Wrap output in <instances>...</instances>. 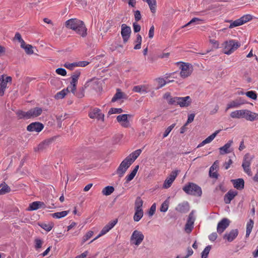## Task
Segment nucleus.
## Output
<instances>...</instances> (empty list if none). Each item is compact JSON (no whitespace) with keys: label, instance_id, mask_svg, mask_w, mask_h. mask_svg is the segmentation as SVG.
Segmentation results:
<instances>
[{"label":"nucleus","instance_id":"1","mask_svg":"<svg viewBox=\"0 0 258 258\" xmlns=\"http://www.w3.org/2000/svg\"><path fill=\"white\" fill-rule=\"evenodd\" d=\"M65 26L69 29L75 31L83 37L87 35V29L84 22L79 19H70L65 22Z\"/></svg>","mask_w":258,"mask_h":258},{"label":"nucleus","instance_id":"2","mask_svg":"<svg viewBox=\"0 0 258 258\" xmlns=\"http://www.w3.org/2000/svg\"><path fill=\"white\" fill-rule=\"evenodd\" d=\"M183 190L188 195L201 197L202 194L201 188L197 184L189 182L182 188Z\"/></svg>","mask_w":258,"mask_h":258},{"label":"nucleus","instance_id":"3","mask_svg":"<svg viewBox=\"0 0 258 258\" xmlns=\"http://www.w3.org/2000/svg\"><path fill=\"white\" fill-rule=\"evenodd\" d=\"M240 46V44L235 40H229L224 43L223 53L229 55Z\"/></svg>","mask_w":258,"mask_h":258},{"label":"nucleus","instance_id":"4","mask_svg":"<svg viewBox=\"0 0 258 258\" xmlns=\"http://www.w3.org/2000/svg\"><path fill=\"white\" fill-rule=\"evenodd\" d=\"M252 19V16L249 14H247L243 16L239 19H237L235 21L226 20V22L230 23L229 26V28L232 29L234 27L241 26L244 24V23L250 21Z\"/></svg>","mask_w":258,"mask_h":258},{"label":"nucleus","instance_id":"5","mask_svg":"<svg viewBox=\"0 0 258 258\" xmlns=\"http://www.w3.org/2000/svg\"><path fill=\"white\" fill-rule=\"evenodd\" d=\"M85 84L87 88L89 87L96 91H100L102 89L101 83L97 78L90 79Z\"/></svg>","mask_w":258,"mask_h":258},{"label":"nucleus","instance_id":"6","mask_svg":"<svg viewBox=\"0 0 258 258\" xmlns=\"http://www.w3.org/2000/svg\"><path fill=\"white\" fill-rule=\"evenodd\" d=\"M132 164L125 159H124L116 169V173L118 175L119 177H122L125 173L127 169Z\"/></svg>","mask_w":258,"mask_h":258},{"label":"nucleus","instance_id":"7","mask_svg":"<svg viewBox=\"0 0 258 258\" xmlns=\"http://www.w3.org/2000/svg\"><path fill=\"white\" fill-rule=\"evenodd\" d=\"M144 236L141 231L135 230L131 237V241L136 245H140L143 241Z\"/></svg>","mask_w":258,"mask_h":258},{"label":"nucleus","instance_id":"8","mask_svg":"<svg viewBox=\"0 0 258 258\" xmlns=\"http://www.w3.org/2000/svg\"><path fill=\"white\" fill-rule=\"evenodd\" d=\"M254 156H250L249 153H246L243 157L242 166L244 169V171L248 174H249L251 172L249 166Z\"/></svg>","mask_w":258,"mask_h":258},{"label":"nucleus","instance_id":"9","mask_svg":"<svg viewBox=\"0 0 258 258\" xmlns=\"http://www.w3.org/2000/svg\"><path fill=\"white\" fill-rule=\"evenodd\" d=\"M131 27L125 24H122L121 26V35L124 43H125L128 41L131 36Z\"/></svg>","mask_w":258,"mask_h":258},{"label":"nucleus","instance_id":"10","mask_svg":"<svg viewBox=\"0 0 258 258\" xmlns=\"http://www.w3.org/2000/svg\"><path fill=\"white\" fill-rule=\"evenodd\" d=\"M117 222V219H115L113 221H110L107 225H106L101 230L99 234L96 236L95 238H94L92 240H91L90 243L92 242L93 241L96 240L99 237L105 234L107 232H108L110 229H111L116 224Z\"/></svg>","mask_w":258,"mask_h":258},{"label":"nucleus","instance_id":"11","mask_svg":"<svg viewBox=\"0 0 258 258\" xmlns=\"http://www.w3.org/2000/svg\"><path fill=\"white\" fill-rule=\"evenodd\" d=\"M178 170H174L171 172L169 176L164 181L163 185V188L165 189L170 187L177 176Z\"/></svg>","mask_w":258,"mask_h":258},{"label":"nucleus","instance_id":"12","mask_svg":"<svg viewBox=\"0 0 258 258\" xmlns=\"http://www.w3.org/2000/svg\"><path fill=\"white\" fill-rule=\"evenodd\" d=\"M179 68L181 69L180 76L185 78L190 75L192 71L190 69L189 64L185 62H180Z\"/></svg>","mask_w":258,"mask_h":258},{"label":"nucleus","instance_id":"13","mask_svg":"<svg viewBox=\"0 0 258 258\" xmlns=\"http://www.w3.org/2000/svg\"><path fill=\"white\" fill-rule=\"evenodd\" d=\"M12 77H7L4 79V76L3 75L0 78V96H3L4 95L5 90L7 87L8 83L12 82Z\"/></svg>","mask_w":258,"mask_h":258},{"label":"nucleus","instance_id":"14","mask_svg":"<svg viewBox=\"0 0 258 258\" xmlns=\"http://www.w3.org/2000/svg\"><path fill=\"white\" fill-rule=\"evenodd\" d=\"M195 222L193 212H191L188 215L187 222L185 225L184 230L187 233H190L193 228Z\"/></svg>","mask_w":258,"mask_h":258},{"label":"nucleus","instance_id":"15","mask_svg":"<svg viewBox=\"0 0 258 258\" xmlns=\"http://www.w3.org/2000/svg\"><path fill=\"white\" fill-rule=\"evenodd\" d=\"M44 128V125L42 123L39 122H34L30 123L27 126V130L29 132H36L39 133Z\"/></svg>","mask_w":258,"mask_h":258},{"label":"nucleus","instance_id":"16","mask_svg":"<svg viewBox=\"0 0 258 258\" xmlns=\"http://www.w3.org/2000/svg\"><path fill=\"white\" fill-rule=\"evenodd\" d=\"M230 221L227 218L222 219L218 224L217 230L219 234L222 233L229 226Z\"/></svg>","mask_w":258,"mask_h":258},{"label":"nucleus","instance_id":"17","mask_svg":"<svg viewBox=\"0 0 258 258\" xmlns=\"http://www.w3.org/2000/svg\"><path fill=\"white\" fill-rule=\"evenodd\" d=\"M53 141V138H49L41 142L37 146V148H34V151H42L47 149L49 146L52 143Z\"/></svg>","mask_w":258,"mask_h":258},{"label":"nucleus","instance_id":"18","mask_svg":"<svg viewBox=\"0 0 258 258\" xmlns=\"http://www.w3.org/2000/svg\"><path fill=\"white\" fill-rule=\"evenodd\" d=\"M116 120L123 127H128L131 126V123L127 118L126 114L118 115L116 117Z\"/></svg>","mask_w":258,"mask_h":258},{"label":"nucleus","instance_id":"19","mask_svg":"<svg viewBox=\"0 0 258 258\" xmlns=\"http://www.w3.org/2000/svg\"><path fill=\"white\" fill-rule=\"evenodd\" d=\"M46 208H47V207L43 202L40 201H36L31 203L29 205V206L27 210L28 211H34L36 210L39 208L45 209Z\"/></svg>","mask_w":258,"mask_h":258},{"label":"nucleus","instance_id":"20","mask_svg":"<svg viewBox=\"0 0 258 258\" xmlns=\"http://www.w3.org/2000/svg\"><path fill=\"white\" fill-rule=\"evenodd\" d=\"M238 194V192L235 190H230L227 193H226L224 197V201L225 204H229L231 201Z\"/></svg>","mask_w":258,"mask_h":258},{"label":"nucleus","instance_id":"21","mask_svg":"<svg viewBox=\"0 0 258 258\" xmlns=\"http://www.w3.org/2000/svg\"><path fill=\"white\" fill-rule=\"evenodd\" d=\"M178 104L181 107H188L191 103V99L189 96L184 97H179L178 99Z\"/></svg>","mask_w":258,"mask_h":258},{"label":"nucleus","instance_id":"22","mask_svg":"<svg viewBox=\"0 0 258 258\" xmlns=\"http://www.w3.org/2000/svg\"><path fill=\"white\" fill-rule=\"evenodd\" d=\"M238 231L237 229H232L229 233H226L224 234L223 238L227 239L228 241H232L238 235Z\"/></svg>","mask_w":258,"mask_h":258},{"label":"nucleus","instance_id":"23","mask_svg":"<svg viewBox=\"0 0 258 258\" xmlns=\"http://www.w3.org/2000/svg\"><path fill=\"white\" fill-rule=\"evenodd\" d=\"M231 182L233 183L234 188L238 190H242L244 187V181L242 178L231 179Z\"/></svg>","mask_w":258,"mask_h":258},{"label":"nucleus","instance_id":"24","mask_svg":"<svg viewBox=\"0 0 258 258\" xmlns=\"http://www.w3.org/2000/svg\"><path fill=\"white\" fill-rule=\"evenodd\" d=\"M243 118H245L247 120L252 121L258 119V114L245 109Z\"/></svg>","mask_w":258,"mask_h":258},{"label":"nucleus","instance_id":"25","mask_svg":"<svg viewBox=\"0 0 258 258\" xmlns=\"http://www.w3.org/2000/svg\"><path fill=\"white\" fill-rule=\"evenodd\" d=\"M175 210L181 213H186L189 210V204L187 202L179 204Z\"/></svg>","mask_w":258,"mask_h":258},{"label":"nucleus","instance_id":"26","mask_svg":"<svg viewBox=\"0 0 258 258\" xmlns=\"http://www.w3.org/2000/svg\"><path fill=\"white\" fill-rule=\"evenodd\" d=\"M142 150L138 149L131 153L129 156L126 157L125 159L127 160L131 164L135 161V160L141 154Z\"/></svg>","mask_w":258,"mask_h":258},{"label":"nucleus","instance_id":"27","mask_svg":"<svg viewBox=\"0 0 258 258\" xmlns=\"http://www.w3.org/2000/svg\"><path fill=\"white\" fill-rule=\"evenodd\" d=\"M30 118H35L40 115L42 112V109L40 107H35L29 110Z\"/></svg>","mask_w":258,"mask_h":258},{"label":"nucleus","instance_id":"28","mask_svg":"<svg viewBox=\"0 0 258 258\" xmlns=\"http://www.w3.org/2000/svg\"><path fill=\"white\" fill-rule=\"evenodd\" d=\"M126 98V95L122 92L120 89H117L116 93L111 99V102H115L118 100Z\"/></svg>","mask_w":258,"mask_h":258},{"label":"nucleus","instance_id":"29","mask_svg":"<svg viewBox=\"0 0 258 258\" xmlns=\"http://www.w3.org/2000/svg\"><path fill=\"white\" fill-rule=\"evenodd\" d=\"M16 113L18 119H28L30 118L29 110L25 112L22 110H18Z\"/></svg>","mask_w":258,"mask_h":258},{"label":"nucleus","instance_id":"30","mask_svg":"<svg viewBox=\"0 0 258 258\" xmlns=\"http://www.w3.org/2000/svg\"><path fill=\"white\" fill-rule=\"evenodd\" d=\"M245 111V109L238 110L234 111H232L230 113V116L233 118H243Z\"/></svg>","mask_w":258,"mask_h":258},{"label":"nucleus","instance_id":"31","mask_svg":"<svg viewBox=\"0 0 258 258\" xmlns=\"http://www.w3.org/2000/svg\"><path fill=\"white\" fill-rule=\"evenodd\" d=\"M87 88L85 84H84L83 86L79 88L77 91H75L74 95L79 98H82L85 96V91Z\"/></svg>","mask_w":258,"mask_h":258},{"label":"nucleus","instance_id":"32","mask_svg":"<svg viewBox=\"0 0 258 258\" xmlns=\"http://www.w3.org/2000/svg\"><path fill=\"white\" fill-rule=\"evenodd\" d=\"M139 168V165H137L135 167L133 170L131 172V173L127 175L125 177L126 179V182L128 183L130 181H131L135 176L136 174H137V172Z\"/></svg>","mask_w":258,"mask_h":258},{"label":"nucleus","instance_id":"33","mask_svg":"<svg viewBox=\"0 0 258 258\" xmlns=\"http://www.w3.org/2000/svg\"><path fill=\"white\" fill-rule=\"evenodd\" d=\"M233 143L232 140H230L228 141L227 143H226L224 146L220 148V152L222 155L229 153L230 151H228V149L231 146L232 143Z\"/></svg>","mask_w":258,"mask_h":258},{"label":"nucleus","instance_id":"34","mask_svg":"<svg viewBox=\"0 0 258 258\" xmlns=\"http://www.w3.org/2000/svg\"><path fill=\"white\" fill-rule=\"evenodd\" d=\"M135 213L134 216V220L135 222L139 221L143 216L144 212L143 209H135Z\"/></svg>","mask_w":258,"mask_h":258},{"label":"nucleus","instance_id":"35","mask_svg":"<svg viewBox=\"0 0 258 258\" xmlns=\"http://www.w3.org/2000/svg\"><path fill=\"white\" fill-rule=\"evenodd\" d=\"M145 1L148 4L151 11L152 13L154 14L156 10V0H143Z\"/></svg>","mask_w":258,"mask_h":258},{"label":"nucleus","instance_id":"36","mask_svg":"<svg viewBox=\"0 0 258 258\" xmlns=\"http://www.w3.org/2000/svg\"><path fill=\"white\" fill-rule=\"evenodd\" d=\"M1 187H2V188L0 189V195H5L11 191L10 187L5 182L0 184Z\"/></svg>","mask_w":258,"mask_h":258},{"label":"nucleus","instance_id":"37","mask_svg":"<svg viewBox=\"0 0 258 258\" xmlns=\"http://www.w3.org/2000/svg\"><path fill=\"white\" fill-rule=\"evenodd\" d=\"M69 212V211H64L60 212H56L51 214L50 215L54 218L59 219L66 216Z\"/></svg>","mask_w":258,"mask_h":258},{"label":"nucleus","instance_id":"38","mask_svg":"<svg viewBox=\"0 0 258 258\" xmlns=\"http://www.w3.org/2000/svg\"><path fill=\"white\" fill-rule=\"evenodd\" d=\"M143 201L140 197H137L135 203V209H142Z\"/></svg>","mask_w":258,"mask_h":258},{"label":"nucleus","instance_id":"39","mask_svg":"<svg viewBox=\"0 0 258 258\" xmlns=\"http://www.w3.org/2000/svg\"><path fill=\"white\" fill-rule=\"evenodd\" d=\"M114 190L112 186H107L104 188L102 191V194L105 196L110 195Z\"/></svg>","mask_w":258,"mask_h":258},{"label":"nucleus","instance_id":"40","mask_svg":"<svg viewBox=\"0 0 258 258\" xmlns=\"http://www.w3.org/2000/svg\"><path fill=\"white\" fill-rule=\"evenodd\" d=\"M253 221L252 220L250 219L246 225V237H248L250 233L252 231L253 226Z\"/></svg>","mask_w":258,"mask_h":258},{"label":"nucleus","instance_id":"41","mask_svg":"<svg viewBox=\"0 0 258 258\" xmlns=\"http://www.w3.org/2000/svg\"><path fill=\"white\" fill-rule=\"evenodd\" d=\"M239 106H240L239 103H238L237 100L235 99L234 100L231 101L230 103H229L227 105V107H226L225 111H227L230 108H237V107H239Z\"/></svg>","mask_w":258,"mask_h":258},{"label":"nucleus","instance_id":"42","mask_svg":"<svg viewBox=\"0 0 258 258\" xmlns=\"http://www.w3.org/2000/svg\"><path fill=\"white\" fill-rule=\"evenodd\" d=\"M77 79L72 78V81L70 83V88H71V91L73 94H75V91L76 90L77 84L78 82Z\"/></svg>","mask_w":258,"mask_h":258},{"label":"nucleus","instance_id":"43","mask_svg":"<svg viewBox=\"0 0 258 258\" xmlns=\"http://www.w3.org/2000/svg\"><path fill=\"white\" fill-rule=\"evenodd\" d=\"M220 130H217L215 132L213 133L212 135H211L210 136H209L208 138H207L205 140H204L205 143L206 144H208L211 142L216 137L217 134L220 132Z\"/></svg>","mask_w":258,"mask_h":258},{"label":"nucleus","instance_id":"44","mask_svg":"<svg viewBox=\"0 0 258 258\" xmlns=\"http://www.w3.org/2000/svg\"><path fill=\"white\" fill-rule=\"evenodd\" d=\"M135 42L137 43V44L134 46V49L136 50L140 49L141 47L142 43V37L140 34H138L137 35V38Z\"/></svg>","mask_w":258,"mask_h":258},{"label":"nucleus","instance_id":"45","mask_svg":"<svg viewBox=\"0 0 258 258\" xmlns=\"http://www.w3.org/2000/svg\"><path fill=\"white\" fill-rule=\"evenodd\" d=\"M203 20L198 18H192L189 22H188L186 24L184 25L182 27V28L186 27L191 24H199V22L202 21Z\"/></svg>","mask_w":258,"mask_h":258},{"label":"nucleus","instance_id":"46","mask_svg":"<svg viewBox=\"0 0 258 258\" xmlns=\"http://www.w3.org/2000/svg\"><path fill=\"white\" fill-rule=\"evenodd\" d=\"M245 94L248 98L252 99L253 100H256L257 99V94L255 91H250L246 92Z\"/></svg>","mask_w":258,"mask_h":258},{"label":"nucleus","instance_id":"47","mask_svg":"<svg viewBox=\"0 0 258 258\" xmlns=\"http://www.w3.org/2000/svg\"><path fill=\"white\" fill-rule=\"evenodd\" d=\"M101 110L99 108H94L89 113V116L92 119H94L96 117L97 114L100 112Z\"/></svg>","mask_w":258,"mask_h":258},{"label":"nucleus","instance_id":"48","mask_svg":"<svg viewBox=\"0 0 258 258\" xmlns=\"http://www.w3.org/2000/svg\"><path fill=\"white\" fill-rule=\"evenodd\" d=\"M211 249V246L208 245L206 246L204 250L202 252V258H208V255L209 253L210 249Z\"/></svg>","mask_w":258,"mask_h":258},{"label":"nucleus","instance_id":"49","mask_svg":"<svg viewBox=\"0 0 258 258\" xmlns=\"http://www.w3.org/2000/svg\"><path fill=\"white\" fill-rule=\"evenodd\" d=\"M33 47L30 45V44H27L26 45H25V47L23 48V49L25 50V52L28 54L31 55L34 52L33 50Z\"/></svg>","mask_w":258,"mask_h":258},{"label":"nucleus","instance_id":"50","mask_svg":"<svg viewBox=\"0 0 258 258\" xmlns=\"http://www.w3.org/2000/svg\"><path fill=\"white\" fill-rule=\"evenodd\" d=\"M179 97H171L169 99L168 103L170 105H177L178 104Z\"/></svg>","mask_w":258,"mask_h":258},{"label":"nucleus","instance_id":"51","mask_svg":"<svg viewBox=\"0 0 258 258\" xmlns=\"http://www.w3.org/2000/svg\"><path fill=\"white\" fill-rule=\"evenodd\" d=\"M40 226L42 228H43L46 231H50L52 229V228L53 227L54 225L53 223L48 224L43 223V224H41V225H40Z\"/></svg>","mask_w":258,"mask_h":258},{"label":"nucleus","instance_id":"52","mask_svg":"<svg viewBox=\"0 0 258 258\" xmlns=\"http://www.w3.org/2000/svg\"><path fill=\"white\" fill-rule=\"evenodd\" d=\"M133 91L138 93L146 92V90L144 89V87H143L142 86H134L133 89Z\"/></svg>","mask_w":258,"mask_h":258},{"label":"nucleus","instance_id":"53","mask_svg":"<svg viewBox=\"0 0 258 258\" xmlns=\"http://www.w3.org/2000/svg\"><path fill=\"white\" fill-rule=\"evenodd\" d=\"M122 112L123 110L121 108H111L108 111V114L121 113Z\"/></svg>","mask_w":258,"mask_h":258},{"label":"nucleus","instance_id":"54","mask_svg":"<svg viewBox=\"0 0 258 258\" xmlns=\"http://www.w3.org/2000/svg\"><path fill=\"white\" fill-rule=\"evenodd\" d=\"M93 232L92 231H88L83 237L82 239V243L85 242L89 239H90L93 235Z\"/></svg>","mask_w":258,"mask_h":258},{"label":"nucleus","instance_id":"55","mask_svg":"<svg viewBox=\"0 0 258 258\" xmlns=\"http://www.w3.org/2000/svg\"><path fill=\"white\" fill-rule=\"evenodd\" d=\"M156 81L158 83L159 87L158 88H162L166 84V80L162 78H158L156 79Z\"/></svg>","mask_w":258,"mask_h":258},{"label":"nucleus","instance_id":"56","mask_svg":"<svg viewBox=\"0 0 258 258\" xmlns=\"http://www.w3.org/2000/svg\"><path fill=\"white\" fill-rule=\"evenodd\" d=\"M168 204L169 202L167 200L165 201L160 207V211L162 212H166L168 208Z\"/></svg>","mask_w":258,"mask_h":258},{"label":"nucleus","instance_id":"57","mask_svg":"<svg viewBox=\"0 0 258 258\" xmlns=\"http://www.w3.org/2000/svg\"><path fill=\"white\" fill-rule=\"evenodd\" d=\"M175 125V123H173L171 124L170 126H168L166 130L165 131L164 134H163V138L166 137L170 132L171 131V130L174 128V127Z\"/></svg>","mask_w":258,"mask_h":258},{"label":"nucleus","instance_id":"58","mask_svg":"<svg viewBox=\"0 0 258 258\" xmlns=\"http://www.w3.org/2000/svg\"><path fill=\"white\" fill-rule=\"evenodd\" d=\"M63 66L67 69L73 70L75 67H77V62H73L71 63L66 62Z\"/></svg>","mask_w":258,"mask_h":258},{"label":"nucleus","instance_id":"59","mask_svg":"<svg viewBox=\"0 0 258 258\" xmlns=\"http://www.w3.org/2000/svg\"><path fill=\"white\" fill-rule=\"evenodd\" d=\"M66 93L64 92V91L61 90V91L57 93L55 96L54 98L56 99H62L63 98L66 96Z\"/></svg>","mask_w":258,"mask_h":258},{"label":"nucleus","instance_id":"60","mask_svg":"<svg viewBox=\"0 0 258 258\" xmlns=\"http://www.w3.org/2000/svg\"><path fill=\"white\" fill-rule=\"evenodd\" d=\"M35 248L36 249L40 248L42 247L43 241L38 238L35 239Z\"/></svg>","mask_w":258,"mask_h":258},{"label":"nucleus","instance_id":"61","mask_svg":"<svg viewBox=\"0 0 258 258\" xmlns=\"http://www.w3.org/2000/svg\"><path fill=\"white\" fill-rule=\"evenodd\" d=\"M55 72L57 74L62 76H64L67 75L66 70L63 68H58L56 70Z\"/></svg>","mask_w":258,"mask_h":258},{"label":"nucleus","instance_id":"62","mask_svg":"<svg viewBox=\"0 0 258 258\" xmlns=\"http://www.w3.org/2000/svg\"><path fill=\"white\" fill-rule=\"evenodd\" d=\"M134 16L136 22H138L141 19L142 16L140 11H135Z\"/></svg>","mask_w":258,"mask_h":258},{"label":"nucleus","instance_id":"63","mask_svg":"<svg viewBox=\"0 0 258 258\" xmlns=\"http://www.w3.org/2000/svg\"><path fill=\"white\" fill-rule=\"evenodd\" d=\"M155 211H156V204H154L151 206V207L150 208L149 211L148 212V214H149V216H152L154 214Z\"/></svg>","mask_w":258,"mask_h":258},{"label":"nucleus","instance_id":"64","mask_svg":"<svg viewBox=\"0 0 258 258\" xmlns=\"http://www.w3.org/2000/svg\"><path fill=\"white\" fill-rule=\"evenodd\" d=\"M219 168V161L218 160L215 161L212 166L210 167V170H217Z\"/></svg>","mask_w":258,"mask_h":258}]
</instances>
